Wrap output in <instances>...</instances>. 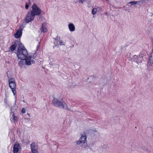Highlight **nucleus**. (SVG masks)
Segmentation results:
<instances>
[{
	"label": "nucleus",
	"mask_w": 153,
	"mask_h": 153,
	"mask_svg": "<svg viewBox=\"0 0 153 153\" xmlns=\"http://www.w3.org/2000/svg\"><path fill=\"white\" fill-rule=\"evenodd\" d=\"M17 56L19 59H29L28 51L22 43H20L19 45Z\"/></svg>",
	"instance_id": "obj_1"
},
{
	"label": "nucleus",
	"mask_w": 153,
	"mask_h": 153,
	"mask_svg": "<svg viewBox=\"0 0 153 153\" xmlns=\"http://www.w3.org/2000/svg\"><path fill=\"white\" fill-rule=\"evenodd\" d=\"M53 98L52 104L53 106L61 109H65L68 111L70 110L67 104L62 99L60 101L58 99L55 98L54 96H53Z\"/></svg>",
	"instance_id": "obj_2"
},
{
	"label": "nucleus",
	"mask_w": 153,
	"mask_h": 153,
	"mask_svg": "<svg viewBox=\"0 0 153 153\" xmlns=\"http://www.w3.org/2000/svg\"><path fill=\"white\" fill-rule=\"evenodd\" d=\"M22 24L16 30V33L14 34L15 37L16 39L20 38L22 35V30L26 25L29 23V12L27 13L25 19L22 20Z\"/></svg>",
	"instance_id": "obj_3"
},
{
	"label": "nucleus",
	"mask_w": 153,
	"mask_h": 153,
	"mask_svg": "<svg viewBox=\"0 0 153 153\" xmlns=\"http://www.w3.org/2000/svg\"><path fill=\"white\" fill-rule=\"evenodd\" d=\"M40 42H41L40 41L39 42L38 44L36 46V50L35 51L32 53V54H31V55L29 56V65H31L32 64H34L35 63V61L36 60V59H35L34 60L33 59H35V58L37 56L36 51L40 46Z\"/></svg>",
	"instance_id": "obj_4"
},
{
	"label": "nucleus",
	"mask_w": 153,
	"mask_h": 153,
	"mask_svg": "<svg viewBox=\"0 0 153 153\" xmlns=\"http://www.w3.org/2000/svg\"><path fill=\"white\" fill-rule=\"evenodd\" d=\"M142 59L139 57V56L134 55L132 57H129V60L131 61L133 64H135L137 66L140 63L142 62Z\"/></svg>",
	"instance_id": "obj_5"
},
{
	"label": "nucleus",
	"mask_w": 153,
	"mask_h": 153,
	"mask_svg": "<svg viewBox=\"0 0 153 153\" xmlns=\"http://www.w3.org/2000/svg\"><path fill=\"white\" fill-rule=\"evenodd\" d=\"M32 9L33 10L31 12V14L33 15V16L39 15L41 13V10L36 4L32 5Z\"/></svg>",
	"instance_id": "obj_6"
},
{
	"label": "nucleus",
	"mask_w": 153,
	"mask_h": 153,
	"mask_svg": "<svg viewBox=\"0 0 153 153\" xmlns=\"http://www.w3.org/2000/svg\"><path fill=\"white\" fill-rule=\"evenodd\" d=\"M9 86L11 89L13 95H15L16 93V85L15 80L13 78H10L8 80Z\"/></svg>",
	"instance_id": "obj_7"
},
{
	"label": "nucleus",
	"mask_w": 153,
	"mask_h": 153,
	"mask_svg": "<svg viewBox=\"0 0 153 153\" xmlns=\"http://www.w3.org/2000/svg\"><path fill=\"white\" fill-rule=\"evenodd\" d=\"M30 146L31 151L32 153H38V146L35 142H32L30 144Z\"/></svg>",
	"instance_id": "obj_8"
},
{
	"label": "nucleus",
	"mask_w": 153,
	"mask_h": 153,
	"mask_svg": "<svg viewBox=\"0 0 153 153\" xmlns=\"http://www.w3.org/2000/svg\"><path fill=\"white\" fill-rule=\"evenodd\" d=\"M21 60L19 62V65L20 68L22 67L25 65H29V59H21Z\"/></svg>",
	"instance_id": "obj_9"
},
{
	"label": "nucleus",
	"mask_w": 153,
	"mask_h": 153,
	"mask_svg": "<svg viewBox=\"0 0 153 153\" xmlns=\"http://www.w3.org/2000/svg\"><path fill=\"white\" fill-rule=\"evenodd\" d=\"M149 56V59L148 62V64L149 66H151L153 64V47L152 50Z\"/></svg>",
	"instance_id": "obj_10"
},
{
	"label": "nucleus",
	"mask_w": 153,
	"mask_h": 153,
	"mask_svg": "<svg viewBox=\"0 0 153 153\" xmlns=\"http://www.w3.org/2000/svg\"><path fill=\"white\" fill-rule=\"evenodd\" d=\"M20 148V146L19 143H15L13 147V153H18Z\"/></svg>",
	"instance_id": "obj_11"
},
{
	"label": "nucleus",
	"mask_w": 153,
	"mask_h": 153,
	"mask_svg": "<svg viewBox=\"0 0 153 153\" xmlns=\"http://www.w3.org/2000/svg\"><path fill=\"white\" fill-rule=\"evenodd\" d=\"M86 139L87 137L85 132H84V134H82L79 139L82 141L83 143H85V141L86 140Z\"/></svg>",
	"instance_id": "obj_12"
},
{
	"label": "nucleus",
	"mask_w": 153,
	"mask_h": 153,
	"mask_svg": "<svg viewBox=\"0 0 153 153\" xmlns=\"http://www.w3.org/2000/svg\"><path fill=\"white\" fill-rule=\"evenodd\" d=\"M68 28L71 31H73L75 30V27L73 23H70L68 25Z\"/></svg>",
	"instance_id": "obj_13"
},
{
	"label": "nucleus",
	"mask_w": 153,
	"mask_h": 153,
	"mask_svg": "<svg viewBox=\"0 0 153 153\" xmlns=\"http://www.w3.org/2000/svg\"><path fill=\"white\" fill-rule=\"evenodd\" d=\"M137 1H132L129 2L128 4L129 6H134L136 7H137Z\"/></svg>",
	"instance_id": "obj_14"
},
{
	"label": "nucleus",
	"mask_w": 153,
	"mask_h": 153,
	"mask_svg": "<svg viewBox=\"0 0 153 153\" xmlns=\"http://www.w3.org/2000/svg\"><path fill=\"white\" fill-rule=\"evenodd\" d=\"M44 26V25L42 24L40 28V30L42 32L44 33H45L47 32L48 30L47 28Z\"/></svg>",
	"instance_id": "obj_15"
},
{
	"label": "nucleus",
	"mask_w": 153,
	"mask_h": 153,
	"mask_svg": "<svg viewBox=\"0 0 153 153\" xmlns=\"http://www.w3.org/2000/svg\"><path fill=\"white\" fill-rule=\"evenodd\" d=\"M17 118L16 116L13 113V114L12 115V117L11 118V120L13 121L14 122H17Z\"/></svg>",
	"instance_id": "obj_16"
},
{
	"label": "nucleus",
	"mask_w": 153,
	"mask_h": 153,
	"mask_svg": "<svg viewBox=\"0 0 153 153\" xmlns=\"http://www.w3.org/2000/svg\"><path fill=\"white\" fill-rule=\"evenodd\" d=\"M16 48V44H13L12 45L10 48V50L11 52L13 51Z\"/></svg>",
	"instance_id": "obj_17"
},
{
	"label": "nucleus",
	"mask_w": 153,
	"mask_h": 153,
	"mask_svg": "<svg viewBox=\"0 0 153 153\" xmlns=\"http://www.w3.org/2000/svg\"><path fill=\"white\" fill-rule=\"evenodd\" d=\"M144 2V0H142V1H137V7H140L143 4V2Z\"/></svg>",
	"instance_id": "obj_18"
},
{
	"label": "nucleus",
	"mask_w": 153,
	"mask_h": 153,
	"mask_svg": "<svg viewBox=\"0 0 153 153\" xmlns=\"http://www.w3.org/2000/svg\"><path fill=\"white\" fill-rule=\"evenodd\" d=\"M142 148L143 150L147 151L148 152H150V151L145 146H143Z\"/></svg>",
	"instance_id": "obj_19"
},
{
	"label": "nucleus",
	"mask_w": 153,
	"mask_h": 153,
	"mask_svg": "<svg viewBox=\"0 0 153 153\" xmlns=\"http://www.w3.org/2000/svg\"><path fill=\"white\" fill-rule=\"evenodd\" d=\"M35 16H33V15H31L30 16H29V22L32 21L34 19Z\"/></svg>",
	"instance_id": "obj_20"
},
{
	"label": "nucleus",
	"mask_w": 153,
	"mask_h": 153,
	"mask_svg": "<svg viewBox=\"0 0 153 153\" xmlns=\"http://www.w3.org/2000/svg\"><path fill=\"white\" fill-rule=\"evenodd\" d=\"M97 9L95 8H94L93 9L92 11V13L93 15H95L97 13Z\"/></svg>",
	"instance_id": "obj_21"
},
{
	"label": "nucleus",
	"mask_w": 153,
	"mask_h": 153,
	"mask_svg": "<svg viewBox=\"0 0 153 153\" xmlns=\"http://www.w3.org/2000/svg\"><path fill=\"white\" fill-rule=\"evenodd\" d=\"M131 53L128 51V52H126V54H125V56L126 57L128 58V59H129V57H130L129 56L130 55Z\"/></svg>",
	"instance_id": "obj_22"
},
{
	"label": "nucleus",
	"mask_w": 153,
	"mask_h": 153,
	"mask_svg": "<svg viewBox=\"0 0 153 153\" xmlns=\"http://www.w3.org/2000/svg\"><path fill=\"white\" fill-rule=\"evenodd\" d=\"M82 143H83L82 141H81L80 139L76 142V144L77 145H79Z\"/></svg>",
	"instance_id": "obj_23"
},
{
	"label": "nucleus",
	"mask_w": 153,
	"mask_h": 153,
	"mask_svg": "<svg viewBox=\"0 0 153 153\" xmlns=\"http://www.w3.org/2000/svg\"><path fill=\"white\" fill-rule=\"evenodd\" d=\"M88 131L90 132H92V131H94V132H97V131L96 128H94L93 130L89 129Z\"/></svg>",
	"instance_id": "obj_24"
},
{
	"label": "nucleus",
	"mask_w": 153,
	"mask_h": 153,
	"mask_svg": "<svg viewBox=\"0 0 153 153\" xmlns=\"http://www.w3.org/2000/svg\"><path fill=\"white\" fill-rule=\"evenodd\" d=\"M59 44L60 45H65V43L62 41H60L59 42Z\"/></svg>",
	"instance_id": "obj_25"
},
{
	"label": "nucleus",
	"mask_w": 153,
	"mask_h": 153,
	"mask_svg": "<svg viewBox=\"0 0 153 153\" xmlns=\"http://www.w3.org/2000/svg\"><path fill=\"white\" fill-rule=\"evenodd\" d=\"M143 53H141L140 54H139V57H140L141 58H142L143 59Z\"/></svg>",
	"instance_id": "obj_26"
},
{
	"label": "nucleus",
	"mask_w": 153,
	"mask_h": 153,
	"mask_svg": "<svg viewBox=\"0 0 153 153\" xmlns=\"http://www.w3.org/2000/svg\"><path fill=\"white\" fill-rule=\"evenodd\" d=\"M81 146L82 148H86L87 147L88 145L85 144L82 145Z\"/></svg>",
	"instance_id": "obj_27"
},
{
	"label": "nucleus",
	"mask_w": 153,
	"mask_h": 153,
	"mask_svg": "<svg viewBox=\"0 0 153 153\" xmlns=\"http://www.w3.org/2000/svg\"><path fill=\"white\" fill-rule=\"evenodd\" d=\"M25 108H23L21 111V113L22 114H25Z\"/></svg>",
	"instance_id": "obj_28"
},
{
	"label": "nucleus",
	"mask_w": 153,
	"mask_h": 153,
	"mask_svg": "<svg viewBox=\"0 0 153 153\" xmlns=\"http://www.w3.org/2000/svg\"><path fill=\"white\" fill-rule=\"evenodd\" d=\"M55 40H56L59 41L60 40V37L59 36H57L56 38L55 39Z\"/></svg>",
	"instance_id": "obj_29"
},
{
	"label": "nucleus",
	"mask_w": 153,
	"mask_h": 153,
	"mask_svg": "<svg viewBox=\"0 0 153 153\" xmlns=\"http://www.w3.org/2000/svg\"><path fill=\"white\" fill-rule=\"evenodd\" d=\"M79 1V3H83L84 1L85 0H78Z\"/></svg>",
	"instance_id": "obj_30"
},
{
	"label": "nucleus",
	"mask_w": 153,
	"mask_h": 153,
	"mask_svg": "<svg viewBox=\"0 0 153 153\" xmlns=\"http://www.w3.org/2000/svg\"><path fill=\"white\" fill-rule=\"evenodd\" d=\"M28 7H29L28 5L26 3V5H25V8L26 9H27L28 8Z\"/></svg>",
	"instance_id": "obj_31"
},
{
	"label": "nucleus",
	"mask_w": 153,
	"mask_h": 153,
	"mask_svg": "<svg viewBox=\"0 0 153 153\" xmlns=\"http://www.w3.org/2000/svg\"><path fill=\"white\" fill-rule=\"evenodd\" d=\"M42 63H43V62H42V61H41V62H40V64H41Z\"/></svg>",
	"instance_id": "obj_32"
},
{
	"label": "nucleus",
	"mask_w": 153,
	"mask_h": 153,
	"mask_svg": "<svg viewBox=\"0 0 153 153\" xmlns=\"http://www.w3.org/2000/svg\"><path fill=\"white\" fill-rule=\"evenodd\" d=\"M54 44L55 45L54 46L53 48H54V47L56 45L55 44V42H54Z\"/></svg>",
	"instance_id": "obj_33"
},
{
	"label": "nucleus",
	"mask_w": 153,
	"mask_h": 153,
	"mask_svg": "<svg viewBox=\"0 0 153 153\" xmlns=\"http://www.w3.org/2000/svg\"><path fill=\"white\" fill-rule=\"evenodd\" d=\"M29 5L31 4V3H30V2L29 1Z\"/></svg>",
	"instance_id": "obj_34"
},
{
	"label": "nucleus",
	"mask_w": 153,
	"mask_h": 153,
	"mask_svg": "<svg viewBox=\"0 0 153 153\" xmlns=\"http://www.w3.org/2000/svg\"><path fill=\"white\" fill-rule=\"evenodd\" d=\"M106 0V1H108V0Z\"/></svg>",
	"instance_id": "obj_35"
}]
</instances>
